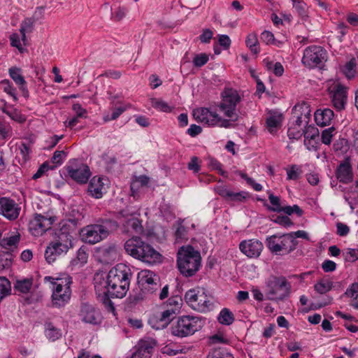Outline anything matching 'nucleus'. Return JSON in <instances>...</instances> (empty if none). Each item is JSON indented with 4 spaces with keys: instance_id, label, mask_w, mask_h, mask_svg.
Segmentation results:
<instances>
[{
    "instance_id": "obj_1",
    "label": "nucleus",
    "mask_w": 358,
    "mask_h": 358,
    "mask_svg": "<svg viewBox=\"0 0 358 358\" xmlns=\"http://www.w3.org/2000/svg\"><path fill=\"white\" fill-rule=\"evenodd\" d=\"M131 277V269L124 264H117L107 275L96 273L94 277V284L99 300L114 310L110 298H123L129 290Z\"/></svg>"
},
{
    "instance_id": "obj_2",
    "label": "nucleus",
    "mask_w": 358,
    "mask_h": 358,
    "mask_svg": "<svg viewBox=\"0 0 358 358\" xmlns=\"http://www.w3.org/2000/svg\"><path fill=\"white\" fill-rule=\"evenodd\" d=\"M222 101L217 105L220 112L229 119H224L215 112L208 108H202L194 110V117L198 121L211 127L230 128L233 127L231 122L238 120L236 112L237 104L241 98L238 92L232 88H226L221 93Z\"/></svg>"
},
{
    "instance_id": "obj_3",
    "label": "nucleus",
    "mask_w": 358,
    "mask_h": 358,
    "mask_svg": "<svg viewBox=\"0 0 358 358\" xmlns=\"http://www.w3.org/2000/svg\"><path fill=\"white\" fill-rule=\"evenodd\" d=\"M118 224L110 219H103L96 223L82 228L79 232L83 242L94 245L106 239L111 233L116 231Z\"/></svg>"
},
{
    "instance_id": "obj_4",
    "label": "nucleus",
    "mask_w": 358,
    "mask_h": 358,
    "mask_svg": "<svg viewBox=\"0 0 358 358\" xmlns=\"http://www.w3.org/2000/svg\"><path fill=\"white\" fill-rule=\"evenodd\" d=\"M126 252L143 262L153 264L160 261L161 255L138 236L128 239L124 245Z\"/></svg>"
},
{
    "instance_id": "obj_5",
    "label": "nucleus",
    "mask_w": 358,
    "mask_h": 358,
    "mask_svg": "<svg viewBox=\"0 0 358 358\" xmlns=\"http://www.w3.org/2000/svg\"><path fill=\"white\" fill-rule=\"evenodd\" d=\"M201 266V257L192 246H182L177 253V267L184 277L194 276Z\"/></svg>"
},
{
    "instance_id": "obj_6",
    "label": "nucleus",
    "mask_w": 358,
    "mask_h": 358,
    "mask_svg": "<svg viewBox=\"0 0 358 358\" xmlns=\"http://www.w3.org/2000/svg\"><path fill=\"white\" fill-rule=\"evenodd\" d=\"M44 280L45 282H50L52 285V306L56 308L64 306L70 300L71 295V277L66 274L56 278L51 276H45Z\"/></svg>"
},
{
    "instance_id": "obj_7",
    "label": "nucleus",
    "mask_w": 358,
    "mask_h": 358,
    "mask_svg": "<svg viewBox=\"0 0 358 358\" xmlns=\"http://www.w3.org/2000/svg\"><path fill=\"white\" fill-rule=\"evenodd\" d=\"M266 296L271 301H283L291 294L292 285L282 275H271L266 280Z\"/></svg>"
},
{
    "instance_id": "obj_8",
    "label": "nucleus",
    "mask_w": 358,
    "mask_h": 358,
    "mask_svg": "<svg viewBox=\"0 0 358 358\" xmlns=\"http://www.w3.org/2000/svg\"><path fill=\"white\" fill-rule=\"evenodd\" d=\"M204 324L205 320L201 317L183 315L172 325V334L180 338L187 337L201 330Z\"/></svg>"
},
{
    "instance_id": "obj_9",
    "label": "nucleus",
    "mask_w": 358,
    "mask_h": 358,
    "mask_svg": "<svg viewBox=\"0 0 358 358\" xmlns=\"http://www.w3.org/2000/svg\"><path fill=\"white\" fill-rule=\"evenodd\" d=\"M266 245L272 253L284 255L294 250L298 241L294 238L293 233L282 236L275 234L266 239Z\"/></svg>"
},
{
    "instance_id": "obj_10",
    "label": "nucleus",
    "mask_w": 358,
    "mask_h": 358,
    "mask_svg": "<svg viewBox=\"0 0 358 358\" xmlns=\"http://www.w3.org/2000/svg\"><path fill=\"white\" fill-rule=\"evenodd\" d=\"M65 169L68 176L78 184L87 183L92 174L87 164L76 159L70 160Z\"/></svg>"
},
{
    "instance_id": "obj_11",
    "label": "nucleus",
    "mask_w": 358,
    "mask_h": 358,
    "mask_svg": "<svg viewBox=\"0 0 358 358\" xmlns=\"http://www.w3.org/2000/svg\"><path fill=\"white\" fill-rule=\"evenodd\" d=\"M327 59V51L322 47L310 45L304 50L301 61L304 66L312 69L322 64Z\"/></svg>"
},
{
    "instance_id": "obj_12",
    "label": "nucleus",
    "mask_w": 358,
    "mask_h": 358,
    "mask_svg": "<svg viewBox=\"0 0 358 358\" xmlns=\"http://www.w3.org/2000/svg\"><path fill=\"white\" fill-rule=\"evenodd\" d=\"M136 211L125 208L119 212V215L124 219L122 222L124 231L130 234H140L143 232L141 221L136 216Z\"/></svg>"
},
{
    "instance_id": "obj_13",
    "label": "nucleus",
    "mask_w": 358,
    "mask_h": 358,
    "mask_svg": "<svg viewBox=\"0 0 358 358\" xmlns=\"http://www.w3.org/2000/svg\"><path fill=\"white\" fill-rule=\"evenodd\" d=\"M157 342L152 338H145L138 341L130 358H151Z\"/></svg>"
},
{
    "instance_id": "obj_14",
    "label": "nucleus",
    "mask_w": 358,
    "mask_h": 358,
    "mask_svg": "<svg viewBox=\"0 0 358 358\" xmlns=\"http://www.w3.org/2000/svg\"><path fill=\"white\" fill-rule=\"evenodd\" d=\"M53 222L52 217L48 218L40 214H36L29 223V229L34 236H42L50 229Z\"/></svg>"
},
{
    "instance_id": "obj_15",
    "label": "nucleus",
    "mask_w": 358,
    "mask_h": 358,
    "mask_svg": "<svg viewBox=\"0 0 358 358\" xmlns=\"http://www.w3.org/2000/svg\"><path fill=\"white\" fill-rule=\"evenodd\" d=\"M20 210V207L13 199L6 197L0 199L1 213L7 219L10 220L17 219Z\"/></svg>"
},
{
    "instance_id": "obj_16",
    "label": "nucleus",
    "mask_w": 358,
    "mask_h": 358,
    "mask_svg": "<svg viewBox=\"0 0 358 358\" xmlns=\"http://www.w3.org/2000/svg\"><path fill=\"white\" fill-rule=\"evenodd\" d=\"M263 244L256 239L244 240L239 244L240 250L249 258H257L263 250Z\"/></svg>"
},
{
    "instance_id": "obj_17",
    "label": "nucleus",
    "mask_w": 358,
    "mask_h": 358,
    "mask_svg": "<svg viewBox=\"0 0 358 358\" xmlns=\"http://www.w3.org/2000/svg\"><path fill=\"white\" fill-rule=\"evenodd\" d=\"M80 317L85 323L97 324L100 322V312L94 306L85 303L80 306Z\"/></svg>"
},
{
    "instance_id": "obj_18",
    "label": "nucleus",
    "mask_w": 358,
    "mask_h": 358,
    "mask_svg": "<svg viewBox=\"0 0 358 358\" xmlns=\"http://www.w3.org/2000/svg\"><path fill=\"white\" fill-rule=\"evenodd\" d=\"M336 177L340 182L348 184L353 180L354 174L349 158L341 162L336 170Z\"/></svg>"
},
{
    "instance_id": "obj_19",
    "label": "nucleus",
    "mask_w": 358,
    "mask_h": 358,
    "mask_svg": "<svg viewBox=\"0 0 358 358\" xmlns=\"http://www.w3.org/2000/svg\"><path fill=\"white\" fill-rule=\"evenodd\" d=\"M140 278L143 287L147 292L154 293L159 287V278L153 272L148 270L142 271Z\"/></svg>"
},
{
    "instance_id": "obj_20",
    "label": "nucleus",
    "mask_w": 358,
    "mask_h": 358,
    "mask_svg": "<svg viewBox=\"0 0 358 358\" xmlns=\"http://www.w3.org/2000/svg\"><path fill=\"white\" fill-rule=\"evenodd\" d=\"M72 233L69 231V224H62L60 228L55 231L54 241L59 243V246L63 248L73 247Z\"/></svg>"
},
{
    "instance_id": "obj_21",
    "label": "nucleus",
    "mask_w": 358,
    "mask_h": 358,
    "mask_svg": "<svg viewBox=\"0 0 358 358\" xmlns=\"http://www.w3.org/2000/svg\"><path fill=\"white\" fill-rule=\"evenodd\" d=\"M331 101L335 108L341 110L347 102V88L338 84L332 91Z\"/></svg>"
},
{
    "instance_id": "obj_22",
    "label": "nucleus",
    "mask_w": 358,
    "mask_h": 358,
    "mask_svg": "<svg viewBox=\"0 0 358 358\" xmlns=\"http://www.w3.org/2000/svg\"><path fill=\"white\" fill-rule=\"evenodd\" d=\"M213 306V301L203 292L199 294L196 303L192 304V308L201 313L210 311Z\"/></svg>"
},
{
    "instance_id": "obj_23",
    "label": "nucleus",
    "mask_w": 358,
    "mask_h": 358,
    "mask_svg": "<svg viewBox=\"0 0 358 358\" xmlns=\"http://www.w3.org/2000/svg\"><path fill=\"white\" fill-rule=\"evenodd\" d=\"M176 311L168 308L164 310L160 315L156 318V325L152 327L156 329L166 328L174 318Z\"/></svg>"
},
{
    "instance_id": "obj_24",
    "label": "nucleus",
    "mask_w": 358,
    "mask_h": 358,
    "mask_svg": "<svg viewBox=\"0 0 358 358\" xmlns=\"http://www.w3.org/2000/svg\"><path fill=\"white\" fill-rule=\"evenodd\" d=\"M334 113L330 108L318 109L315 113V120L317 125L324 127L330 124Z\"/></svg>"
},
{
    "instance_id": "obj_25",
    "label": "nucleus",
    "mask_w": 358,
    "mask_h": 358,
    "mask_svg": "<svg viewBox=\"0 0 358 358\" xmlns=\"http://www.w3.org/2000/svg\"><path fill=\"white\" fill-rule=\"evenodd\" d=\"M103 184L102 180L99 177H93L88 186V192L92 196L99 199L103 196Z\"/></svg>"
},
{
    "instance_id": "obj_26",
    "label": "nucleus",
    "mask_w": 358,
    "mask_h": 358,
    "mask_svg": "<svg viewBox=\"0 0 358 358\" xmlns=\"http://www.w3.org/2000/svg\"><path fill=\"white\" fill-rule=\"evenodd\" d=\"M282 122V115L277 113H270V115L266 118V127L268 131L273 134L279 127H280Z\"/></svg>"
},
{
    "instance_id": "obj_27",
    "label": "nucleus",
    "mask_w": 358,
    "mask_h": 358,
    "mask_svg": "<svg viewBox=\"0 0 358 358\" xmlns=\"http://www.w3.org/2000/svg\"><path fill=\"white\" fill-rule=\"evenodd\" d=\"M33 285L32 278L17 280L14 284V290L19 293L27 294L29 292Z\"/></svg>"
},
{
    "instance_id": "obj_28",
    "label": "nucleus",
    "mask_w": 358,
    "mask_h": 358,
    "mask_svg": "<svg viewBox=\"0 0 358 358\" xmlns=\"http://www.w3.org/2000/svg\"><path fill=\"white\" fill-rule=\"evenodd\" d=\"M45 334L50 341H55L61 338L62 333L61 329L55 327L52 322H45Z\"/></svg>"
},
{
    "instance_id": "obj_29",
    "label": "nucleus",
    "mask_w": 358,
    "mask_h": 358,
    "mask_svg": "<svg viewBox=\"0 0 358 358\" xmlns=\"http://www.w3.org/2000/svg\"><path fill=\"white\" fill-rule=\"evenodd\" d=\"M13 258L11 251H0V271L10 268Z\"/></svg>"
},
{
    "instance_id": "obj_30",
    "label": "nucleus",
    "mask_w": 358,
    "mask_h": 358,
    "mask_svg": "<svg viewBox=\"0 0 358 358\" xmlns=\"http://www.w3.org/2000/svg\"><path fill=\"white\" fill-rule=\"evenodd\" d=\"M234 320L235 318L233 313L231 310H229V309L226 308H223L220 311L217 317L218 322L224 325L231 324L234 322Z\"/></svg>"
},
{
    "instance_id": "obj_31",
    "label": "nucleus",
    "mask_w": 358,
    "mask_h": 358,
    "mask_svg": "<svg viewBox=\"0 0 358 358\" xmlns=\"http://www.w3.org/2000/svg\"><path fill=\"white\" fill-rule=\"evenodd\" d=\"M357 61L355 58H352L342 68L343 73L348 78L351 79L355 77L357 71Z\"/></svg>"
},
{
    "instance_id": "obj_32",
    "label": "nucleus",
    "mask_w": 358,
    "mask_h": 358,
    "mask_svg": "<svg viewBox=\"0 0 358 358\" xmlns=\"http://www.w3.org/2000/svg\"><path fill=\"white\" fill-rule=\"evenodd\" d=\"M293 8L298 15L303 20L308 17V6L305 2L301 0H292Z\"/></svg>"
},
{
    "instance_id": "obj_33",
    "label": "nucleus",
    "mask_w": 358,
    "mask_h": 358,
    "mask_svg": "<svg viewBox=\"0 0 358 358\" xmlns=\"http://www.w3.org/2000/svg\"><path fill=\"white\" fill-rule=\"evenodd\" d=\"M245 43L252 53L257 55L259 52V42L257 35L255 33H251L248 35Z\"/></svg>"
},
{
    "instance_id": "obj_34",
    "label": "nucleus",
    "mask_w": 358,
    "mask_h": 358,
    "mask_svg": "<svg viewBox=\"0 0 358 358\" xmlns=\"http://www.w3.org/2000/svg\"><path fill=\"white\" fill-rule=\"evenodd\" d=\"M8 71L10 78L14 80L16 85L18 86L26 85V81L21 73V69L20 68L13 66L10 68Z\"/></svg>"
},
{
    "instance_id": "obj_35",
    "label": "nucleus",
    "mask_w": 358,
    "mask_h": 358,
    "mask_svg": "<svg viewBox=\"0 0 358 358\" xmlns=\"http://www.w3.org/2000/svg\"><path fill=\"white\" fill-rule=\"evenodd\" d=\"M333 282L328 280H321L317 282L315 286V290L321 294H326L332 289Z\"/></svg>"
},
{
    "instance_id": "obj_36",
    "label": "nucleus",
    "mask_w": 358,
    "mask_h": 358,
    "mask_svg": "<svg viewBox=\"0 0 358 358\" xmlns=\"http://www.w3.org/2000/svg\"><path fill=\"white\" fill-rule=\"evenodd\" d=\"M33 24L34 21L31 18H26L20 24V32L22 36V41L24 44L26 41V32H31L32 31Z\"/></svg>"
},
{
    "instance_id": "obj_37",
    "label": "nucleus",
    "mask_w": 358,
    "mask_h": 358,
    "mask_svg": "<svg viewBox=\"0 0 358 358\" xmlns=\"http://www.w3.org/2000/svg\"><path fill=\"white\" fill-rule=\"evenodd\" d=\"M101 252L106 261L114 260L117 256V250L114 245H109L102 248Z\"/></svg>"
},
{
    "instance_id": "obj_38",
    "label": "nucleus",
    "mask_w": 358,
    "mask_h": 358,
    "mask_svg": "<svg viewBox=\"0 0 358 358\" xmlns=\"http://www.w3.org/2000/svg\"><path fill=\"white\" fill-rule=\"evenodd\" d=\"M173 227L176 228L175 237L178 241L187 239L188 231L187 227L182 225V222L176 223L173 225Z\"/></svg>"
},
{
    "instance_id": "obj_39",
    "label": "nucleus",
    "mask_w": 358,
    "mask_h": 358,
    "mask_svg": "<svg viewBox=\"0 0 358 358\" xmlns=\"http://www.w3.org/2000/svg\"><path fill=\"white\" fill-rule=\"evenodd\" d=\"M286 171L287 180H296L301 177V175L302 174V170L301 167L296 164L290 166V167L287 169Z\"/></svg>"
},
{
    "instance_id": "obj_40",
    "label": "nucleus",
    "mask_w": 358,
    "mask_h": 358,
    "mask_svg": "<svg viewBox=\"0 0 358 358\" xmlns=\"http://www.w3.org/2000/svg\"><path fill=\"white\" fill-rule=\"evenodd\" d=\"M303 135L304 136L305 145H308L306 141L308 139L314 140L316 137L319 136V131L318 129L314 126H308L306 127V129L303 131Z\"/></svg>"
},
{
    "instance_id": "obj_41",
    "label": "nucleus",
    "mask_w": 358,
    "mask_h": 358,
    "mask_svg": "<svg viewBox=\"0 0 358 358\" xmlns=\"http://www.w3.org/2000/svg\"><path fill=\"white\" fill-rule=\"evenodd\" d=\"M11 290L9 280L5 277H0V300L8 295Z\"/></svg>"
},
{
    "instance_id": "obj_42",
    "label": "nucleus",
    "mask_w": 358,
    "mask_h": 358,
    "mask_svg": "<svg viewBox=\"0 0 358 358\" xmlns=\"http://www.w3.org/2000/svg\"><path fill=\"white\" fill-rule=\"evenodd\" d=\"M0 87L3 92L12 96L14 101H17L16 90L13 87L11 83L8 80H3L0 82Z\"/></svg>"
},
{
    "instance_id": "obj_43",
    "label": "nucleus",
    "mask_w": 358,
    "mask_h": 358,
    "mask_svg": "<svg viewBox=\"0 0 358 358\" xmlns=\"http://www.w3.org/2000/svg\"><path fill=\"white\" fill-rule=\"evenodd\" d=\"M207 358H234V357L223 348H215L208 354Z\"/></svg>"
},
{
    "instance_id": "obj_44",
    "label": "nucleus",
    "mask_w": 358,
    "mask_h": 358,
    "mask_svg": "<svg viewBox=\"0 0 358 358\" xmlns=\"http://www.w3.org/2000/svg\"><path fill=\"white\" fill-rule=\"evenodd\" d=\"M20 241V235H14V236H11L8 238H3L1 242H0V245L2 248H7L8 247H15L17 246V245L18 244Z\"/></svg>"
},
{
    "instance_id": "obj_45",
    "label": "nucleus",
    "mask_w": 358,
    "mask_h": 358,
    "mask_svg": "<svg viewBox=\"0 0 358 358\" xmlns=\"http://www.w3.org/2000/svg\"><path fill=\"white\" fill-rule=\"evenodd\" d=\"M335 134L336 129L334 127L323 130L321 134L322 142L325 145H329Z\"/></svg>"
},
{
    "instance_id": "obj_46",
    "label": "nucleus",
    "mask_w": 358,
    "mask_h": 358,
    "mask_svg": "<svg viewBox=\"0 0 358 358\" xmlns=\"http://www.w3.org/2000/svg\"><path fill=\"white\" fill-rule=\"evenodd\" d=\"M260 40L266 44H273L279 46L280 42L275 39L273 33L268 31H264L260 36Z\"/></svg>"
},
{
    "instance_id": "obj_47",
    "label": "nucleus",
    "mask_w": 358,
    "mask_h": 358,
    "mask_svg": "<svg viewBox=\"0 0 358 358\" xmlns=\"http://www.w3.org/2000/svg\"><path fill=\"white\" fill-rule=\"evenodd\" d=\"M302 127H296L291 124L287 131V135L290 139H299L303 135Z\"/></svg>"
},
{
    "instance_id": "obj_48",
    "label": "nucleus",
    "mask_w": 358,
    "mask_h": 358,
    "mask_svg": "<svg viewBox=\"0 0 358 358\" xmlns=\"http://www.w3.org/2000/svg\"><path fill=\"white\" fill-rule=\"evenodd\" d=\"M59 256L60 255L59 253H57V249H55V248L51 246L50 245L46 248L45 252V258L49 264L54 262L57 257Z\"/></svg>"
},
{
    "instance_id": "obj_49",
    "label": "nucleus",
    "mask_w": 358,
    "mask_h": 358,
    "mask_svg": "<svg viewBox=\"0 0 358 358\" xmlns=\"http://www.w3.org/2000/svg\"><path fill=\"white\" fill-rule=\"evenodd\" d=\"M200 292H196L195 289H189L185 294V299L186 302L192 308V304L196 303Z\"/></svg>"
},
{
    "instance_id": "obj_50",
    "label": "nucleus",
    "mask_w": 358,
    "mask_h": 358,
    "mask_svg": "<svg viewBox=\"0 0 358 358\" xmlns=\"http://www.w3.org/2000/svg\"><path fill=\"white\" fill-rule=\"evenodd\" d=\"M209 60L208 55L206 53L196 55L193 59V64L196 67H201Z\"/></svg>"
},
{
    "instance_id": "obj_51",
    "label": "nucleus",
    "mask_w": 358,
    "mask_h": 358,
    "mask_svg": "<svg viewBox=\"0 0 358 358\" xmlns=\"http://www.w3.org/2000/svg\"><path fill=\"white\" fill-rule=\"evenodd\" d=\"M280 212H283L288 215L296 213L299 217L303 214V210L297 205L284 206L281 208Z\"/></svg>"
},
{
    "instance_id": "obj_52",
    "label": "nucleus",
    "mask_w": 358,
    "mask_h": 358,
    "mask_svg": "<svg viewBox=\"0 0 358 358\" xmlns=\"http://www.w3.org/2000/svg\"><path fill=\"white\" fill-rule=\"evenodd\" d=\"M152 106L163 112H170L171 110V108L168 105V103L164 101L158 100V99H152Z\"/></svg>"
},
{
    "instance_id": "obj_53",
    "label": "nucleus",
    "mask_w": 358,
    "mask_h": 358,
    "mask_svg": "<svg viewBox=\"0 0 358 358\" xmlns=\"http://www.w3.org/2000/svg\"><path fill=\"white\" fill-rule=\"evenodd\" d=\"M56 166H50L48 164V162H44L37 170L36 173H34L32 176V178L34 180H36L39 178H41L46 171H48L49 169H54Z\"/></svg>"
},
{
    "instance_id": "obj_54",
    "label": "nucleus",
    "mask_w": 358,
    "mask_h": 358,
    "mask_svg": "<svg viewBox=\"0 0 358 358\" xmlns=\"http://www.w3.org/2000/svg\"><path fill=\"white\" fill-rule=\"evenodd\" d=\"M344 295L355 300L358 299V282L352 283L345 291Z\"/></svg>"
},
{
    "instance_id": "obj_55",
    "label": "nucleus",
    "mask_w": 358,
    "mask_h": 358,
    "mask_svg": "<svg viewBox=\"0 0 358 358\" xmlns=\"http://www.w3.org/2000/svg\"><path fill=\"white\" fill-rule=\"evenodd\" d=\"M345 259L348 262H355L358 259V248H348L343 253Z\"/></svg>"
},
{
    "instance_id": "obj_56",
    "label": "nucleus",
    "mask_w": 358,
    "mask_h": 358,
    "mask_svg": "<svg viewBox=\"0 0 358 358\" xmlns=\"http://www.w3.org/2000/svg\"><path fill=\"white\" fill-rule=\"evenodd\" d=\"M126 110L124 107H118L113 110L112 114L106 115L103 117L104 122H108L110 120H114L118 118Z\"/></svg>"
},
{
    "instance_id": "obj_57",
    "label": "nucleus",
    "mask_w": 358,
    "mask_h": 358,
    "mask_svg": "<svg viewBox=\"0 0 358 358\" xmlns=\"http://www.w3.org/2000/svg\"><path fill=\"white\" fill-rule=\"evenodd\" d=\"M268 199L271 203L273 205V207L270 208V210L274 212H280L282 206H280V198L277 196H274L273 194H270L268 196Z\"/></svg>"
},
{
    "instance_id": "obj_58",
    "label": "nucleus",
    "mask_w": 358,
    "mask_h": 358,
    "mask_svg": "<svg viewBox=\"0 0 358 358\" xmlns=\"http://www.w3.org/2000/svg\"><path fill=\"white\" fill-rule=\"evenodd\" d=\"M72 110L75 113L77 117L87 118V111L85 108H83L80 103H73L72 106Z\"/></svg>"
},
{
    "instance_id": "obj_59",
    "label": "nucleus",
    "mask_w": 358,
    "mask_h": 358,
    "mask_svg": "<svg viewBox=\"0 0 358 358\" xmlns=\"http://www.w3.org/2000/svg\"><path fill=\"white\" fill-rule=\"evenodd\" d=\"M208 166L213 170H217L222 176H225L227 173L222 169V164L214 158H209L208 162Z\"/></svg>"
},
{
    "instance_id": "obj_60",
    "label": "nucleus",
    "mask_w": 358,
    "mask_h": 358,
    "mask_svg": "<svg viewBox=\"0 0 358 358\" xmlns=\"http://www.w3.org/2000/svg\"><path fill=\"white\" fill-rule=\"evenodd\" d=\"M127 13V9L126 7L119 6L115 10L114 13H113V18L114 19L115 21H120L125 17Z\"/></svg>"
},
{
    "instance_id": "obj_61",
    "label": "nucleus",
    "mask_w": 358,
    "mask_h": 358,
    "mask_svg": "<svg viewBox=\"0 0 358 358\" xmlns=\"http://www.w3.org/2000/svg\"><path fill=\"white\" fill-rule=\"evenodd\" d=\"M66 154L64 151H55L51 158V162L56 166L61 165L63 162V159L66 157Z\"/></svg>"
},
{
    "instance_id": "obj_62",
    "label": "nucleus",
    "mask_w": 358,
    "mask_h": 358,
    "mask_svg": "<svg viewBox=\"0 0 358 358\" xmlns=\"http://www.w3.org/2000/svg\"><path fill=\"white\" fill-rule=\"evenodd\" d=\"M182 299L178 296H173L169 299L168 308H170L175 311H179L180 308Z\"/></svg>"
},
{
    "instance_id": "obj_63",
    "label": "nucleus",
    "mask_w": 358,
    "mask_h": 358,
    "mask_svg": "<svg viewBox=\"0 0 358 358\" xmlns=\"http://www.w3.org/2000/svg\"><path fill=\"white\" fill-rule=\"evenodd\" d=\"M10 45L13 47L17 48L21 52H22V47L20 42V36L17 33H13L10 36Z\"/></svg>"
},
{
    "instance_id": "obj_64",
    "label": "nucleus",
    "mask_w": 358,
    "mask_h": 358,
    "mask_svg": "<svg viewBox=\"0 0 358 358\" xmlns=\"http://www.w3.org/2000/svg\"><path fill=\"white\" fill-rule=\"evenodd\" d=\"M213 32L209 29H206L203 31V33L200 35L199 39L201 43H208L213 38Z\"/></svg>"
}]
</instances>
